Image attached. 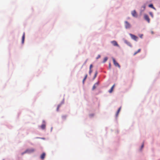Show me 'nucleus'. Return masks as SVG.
<instances>
[{
    "instance_id": "5",
    "label": "nucleus",
    "mask_w": 160,
    "mask_h": 160,
    "mask_svg": "<svg viewBox=\"0 0 160 160\" xmlns=\"http://www.w3.org/2000/svg\"><path fill=\"white\" fill-rule=\"evenodd\" d=\"M130 36H131V38L133 40H135V41H137L138 38V37H137V36H135V35H133L132 34H130Z\"/></svg>"
},
{
    "instance_id": "1",
    "label": "nucleus",
    "mask_w": 160,
    "mask_h": 160,
    "mask_svg": "<svg viewBox=\"0 0 160 160\" xmlns=\"http://www.w3.org/2000/svg\"><path fill=\"white\" fill-rule=\"evenodd\" d=\"M35 151V149L34 148H31L28 149L26 150L24 152H23L22 154H23L25 153H32Z\"/></svg>"
},
{
    "instance_id": "21",
    "label": "nucleus",
    "mask_w": 160,
    "mask_h": 160,
    "mask_svg": "<svg viewBox=\"0 0 160 160\" xmlns=\"http://www.w3.org/2000/svg\"><path fill=\"white\" fill-rule=\"evenodd\" d=\"M149 14L150 15V16L152 17V18H153V13L152 12H149Z\"/></svg>"
},
{
    "instance_id": "30",
    "label": "nucleus",
    "mask_w": 160,
    "mask_h": 160,
    "mask_svg": "<svg viewBox=\"0 0 160 160\" xmlns=\"http://www.w3.org/2000/svg\"><path fill=\"white\" fill-rule=\"evenodd\" d=\"M110 65H111V64H110V63L109 64V68H110Z\"/></svg>"
},
{
    "instance_id": "28",
    "label": "nucleus",
    "mask_w": 160,
    "mask_h": 160,
    "mask_svg": "<svg viewBox=\"0 0 160 160\" xmlns=\"http://www.w3.org/2000/svg\"><path fill=\"white\" fill-rule=\"evenodd\" d=\"M142 36H143V35L142 34L140 35V36H139V37H140L141 38H142Z\"/></svg>"
},
{
    "instance_id": "15",
    "label": "nucleus",
    "mask_w": 160,
    "mask_h": 160,
    "mask_svg": "<svg viewBox=\"0 0 160 160\" xmlns=\"http://www.w3.org/2000/svg\"><path fill=\"white\" fill-rule=\"evenodd\" d=\"M98 84L97 83H95L92 87V89L94 90L96 88V87L98 85Z\"/></svg>"
},
{
    "instance_id": "16",
    "label": "nucleus",
    "mask_w": 160,
    "mask_h": 160,
    "mask_svg": "<svg viewBox=\"0 0 160 160\" xmlns=\"http://www.w3.org/2000/svg\"><path fill=\"white\" fill-rule=\"evenodd\" d=\"M41 127L42 129H44L45 128L46 125L45 124H43L41 125Z\"/></svg>"
},
{
    "instance_id": "11",
    "label": "nucleus",
    "mask_w": 160,
    "mask_h": 160,
    "mask_svg": "<svg viewBox=\"0 0 160 160\" xmlns=\"http://www.w3.org/2000/svg\"><path fill=\"white\" fill-rule=\"evenodd\" d=\"M121 109V107H120L119 108L118 110V111L117 112V113L116 114V117H117L118 116V114H119V112H120Z\"/></svg>"
},
{
    "instance_id": "20",
    "label": "nucleus",
    "mask_w": 160,
    "mask_h": 160,
    "mask_svg": "<svg viewBox=\"0 0 160 160\" xmlns=\"http://www.w3.org/2000/svg\"><path fill=\"white\" fill-rule=\"evenodd\" d=\"M87 75L86 74L84 78L83 79V83H84V81L86 80V79L87 78Z\"/></svg>"
},
{
    "instance_id": "4",
    "label": "nucleus",
    "mask_w": 160,
    "mask_h": 160,
    "mask_svg": "<svg viewBox=\"0 0 160 160\" xmlns=\"http://www.w3.org/2000/svg\"><path fill=\"white\" fill-rule=\"evenodd\" d=\"M144 18L145 20H147L148 23H149L150 22V19L149 18L148 16L147 15H144Z\"/></svg>"
},
{
    "instance_id": "8",
    "label": "nucleus",
    "mask_w": 160,
    "mask_h": 160,
    "mask_svg": "<svg viewBox=\"0 0 160 160\" xmlns=\"http://www.w3.org/2000/svg\"><path fill=\"white\" fill-rule=\"evenodd\" d=\"M25 38V33L24 32L23 33V35L22 38V43L23 44L24 42V41Z\"/></svg>"
},
{
    "instance_id": "26",
    "label": "nucleus",
    "mask_w": 160,
    "mask_h": 160,
    "mask_svg": "<svg viewBox=\"0 0 160 160\" xmlns=\"http://www.w3.org/2000/svg\"><path fill=\"white\" fill-rule=\"evenodd\" d=\"M66 116H63L62 118L63 119H65L66 118Z\"/></svg>"
},
{
    "instance_id": "18",
    "label": "nucleus",
    "mask_w": 160,
    "mask_h": 160,
    "mask_svg": "<svg viewBox=\"0 0 160 160\" xmlns=\"http://www.w3.org/2000/svg\"><path fill=\"white\" fill-rule=\"evenodd\" d=\"M148 6L150 8H152L155 10H156L155 8L153 7V5L152 4H150Z\"/></svg>"
},
{
    "instance_id": "12",
    "label": "nucleus",
    "mask_w": 160,
    "mask_h": 160,
    "mask_svg": "<svg viewBox=\"0 0 160 160\" xmlns=\"http://www.w3.org/2000/svg\"><path fill=\"white\" fill-rule=\"evenodd\" d=\"M121 109V107H120L119 108L118 110V111L117 112V113L116 114V117H117L118 116V114H119V112H120Z\"/></svg>"
},
{
    "instance_id": "31",
    "label": "nucleus",
    "mask_w": 160,
    "mask_h": 160,
    "mask_svg": "<svg viewBox=\"0 0 160 160\" xmlns=\"http://www.w3.org/2000/svg\"><path fill=\"white\" fill-rule=\"evenodd\" d=\"M143 8H145V6H143Z\"/></svg>"
},
{
    "instance_id": "22",
    "label": "nucleus",
    "mask_w": 160,
    "mask_h": 160,
    "mask_svg": "<svg viewBox=\"0 0 160 160\" xmlns=\"http://www.w3.org/2000/svg\"><path fill=\"white\" fill-rule=\"evenodd\" d=\"M61 106V105H59L58 107H57V111H59V108H60V107Z\"/></svg>"
},
{
    "instance_id": "13",
    "label": "nucleus",
    "mask_w": 160,
    "mask_h": 160,
    "mask_svg": "<svg viewBox=\"0 0 160 160\" xmlns=\"http://www.w3.org/2000/svg\"><path fill=\"white\" fill-rule=\"evenodd\" d=\"M121 109V107H120L119 108L118 110V111L117 112V113L116 114V117H117L118 116V114H119V112H120Z\"/></svg>"
},
{
    "instance_id": "14",
    "label": "nucleus",
    "mask_w": 160,
    "mask_h": 160,
    "mask_svg": "<svg viewBox=\"0 0 160 160\" xmlns=\"http://www.w3.org/2000/svg\"><path fill=\"white\" fill-rule=\"evenodd\" d=\"M114 85H113V86L111 87V88L109 90V92H110V93H111L112 92L113 90V88H114Z\"/></svg>"
},
{
    "instance_id": "24",
    "label": "nucleus",
    "mask_w": 160,
    "mask_h": 160,
    "mask_svg": "<svg viewBox=\"0 0 160 160\" xmlns=\"http://www.w3.org/2000/svg\"><path fill=\"white\" fill-rule=\"evenodd\" d=\"M92 72V69H89V74H91V73Z\"/></svg>"
},
{
    "instance_id": "27",
    "label": "nucleus",
    "mask_w": 160,
    "mask_h": 160,
    "mask_svg": "<svg viewBox=\"0 0 160 160\" xmlns=\"http://www.w3.org/2000/svg\"><path fill=\"white\" fill-rule=\"evenodd\" d=\"M101 56L100 55H98V57H97L96 59H98Z\"/></svg>"
},
{
    "instance_id": "25",
    "label": "nucleus",
    "mask_w": 160,
    "mask_h": 160,
    "mask_svg": "<svg viewBox=\"0 0 160 160\" xmlns=\"http://www.w3.org/2000/svg\"><path fill=\"white\" fill-rule=\"evenodd\" d=\"M97 72L96 71L95 72V74L94 75V78H95L97 76Z\"/></svg>"
},
{
    "instance_id": "23",
    "label": "nucleus",
    "mask_w": 160,
    "mask_h": 160,
    "mask_svg": "<svg viewBox=\"0 0 160 160\" xmlns=\"http://www.w3.org/2000/svg\"><path fill=\"white\" fill-rule=\"evenodd\" d=\"M93 66L92 64H91L90 66L89 69H91L92 68Z\"/></svg>"
},
{
    "instance_id": "17",
    "label": "nucleus",
    "mask_w": 160,
    "mask_h": 160,
    "mask_svg": "<svg viewBox=\"0 0 160 160\" xmlns=\"http://www.w3.org/2000/svg\"><path fill=\"white\" fill-rule=\"evenodd\" d=\"M140 51H141V49H138L137 51L135 52L133 54L134 55H135L138 53L139 52H140Z\"/></svg>"
},
{
    "instance_id": "3",
    "label": "nucleus",
    "mask_w": 160,
    "mask_h": 160,
    "mask_svg": "<svg viewBox=\"0 0 160 160\" xmlns=\"http://www.w3.org/2000/svg\"><path fill=\"white\" fill-rule=\"evenodd\" d=\"M125 27L126 28H129L131 27L130 24L127 21H126L125 22Z\"/></svg>"
},
{
    "instance_id": "29",
    "label": "nucleus",
    "mask_w": 160,
    "mask_h": 160,
    "mask_svg": "<svg viewBox=\"0 0 160 160\" xmlns=\"http://www.w3.org/2000/svg\"><path fill=\"white\" fill-rule=\"evenodd\" d=\"M143 146H144V144H143L142 145V146H141V148H143Z\"/></svg>"
},
{
    "instance_id": "2",
    "label": "nucleus",
    "mask_w": 160,
    "mask_h": 160,
    "mask_svg": "<svg viewBox=\"0 0 160 160\" xmlns=\"http://www.w3.org/2000/svg\"><path fill=\"white\" fill-rule=\"evenodd\" d=\"M112 60L113 61V64L115 66L118 67L119 68H120V65H119V64L116 61L115 59L114 58H112Z\"/></svg>"
},
{
    "instance_id": "9",
    "label": "nucleus",
    "mask_w": 160,
    "mask_h": 160,
    "mask_svg": "<svg viewBox=\"0 0 160 160\" xmlns=\"http://www.w3.org/2000/svg\"><path fill=\"white\" fill-rule=\"evenodd\" d=\"M45 153L44 152L41 155L40 158L42 159H43L45 158Z\"/></svg>"
},
{
    "instance_id": "7",
    "label": "nucleus",
    "mask_w": 160,
    "mask_h": 160,
    "mask_svg": "<svg viewBox=\"0 0 160 160\" xmlns=\"http://www.w3.org/2000/svg\"><path fill=\"white\" fill-rule=\"evenodd\" d=\"M111 43L113 44V45L115 46L119 47V46L117 42L115 41H111Z\"/></svg>"
},
{
    "instance_id": "10",
    "label": "nucleus",
    "mask_w": 160,
    "mask_h": 160,
    "mask_svg": "<svg viewBox=\"0 0 160 160\" xmlns=\"http://www.w3.org/2000/svg\"><path fill=\"white\" fill-rule=\"evenodd\" d=\"M125 43L127 44L128 46H130V47H131L132 46V45H131V44L130 42L126 40L125 41Z\"/></svg>"
},
{
    "instance_id": "6",
    "label": "nucleus",
    "mask_w": 160,
    "mask_h": 160,
    "mask_svg": "<svg viewBox=\"0 0 160 160\" xmlns=\"http://www.w3.org/2000/svg\"><path fill=\"white\" fill-rule=\"evenodd\" d=\"M131 14L133 17H137V13H136L135 10H134L132 11L131 12Z\"/></svg>"
},
{
    "instance_id": "19",
    "label": "nucleus",
    "mask_w": 160,
    "mask_h": 160,
    "mask_svg": "<svg viewBox=\"0 0 160 160\" xmlns=\"http://www.w3.org/2000/svg\"><path fill=\"white\" fill-rule=\"evenodd\" d=\"M108 59V58L107 57H105L103 60V63L105 62Z\"/></svg>"
}]
</instances>
